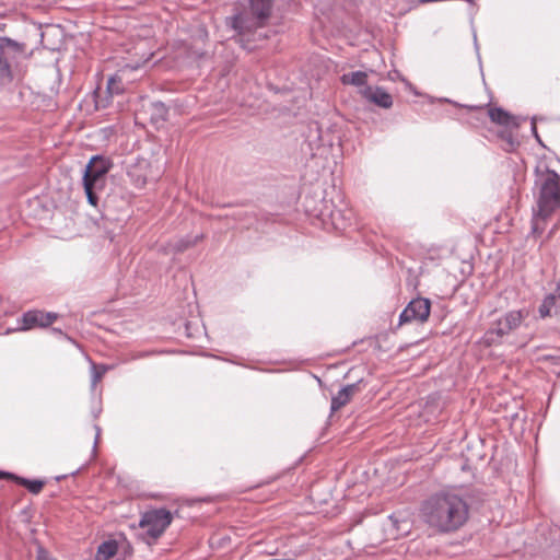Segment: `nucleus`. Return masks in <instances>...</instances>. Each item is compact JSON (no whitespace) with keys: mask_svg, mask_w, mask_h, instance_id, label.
I'll return each mask as SVG.
<instances>
[{"mask_svg":"<svg viewBox=\"0 0 560 560\" xmlns=\"http://www.w3.org/2000/svg\"><path fill=\"white\" fill-rule=\"evenodd\" d=\"M420 516L434 532L451 534L462 528L468 521L469 505L456 491L442 490L422 501Z\"/></svg>","mask_w":560,"mask_h":560,"instance_id":"f257e3e1","label":"nucleus"},{"mask_svg":"<svg viewBox=\"0 0 560 560\" xmlns=\"http://www.w3.org/2000/svg\"><path fill=\"white\" fill-rule=\"evenodd\" d=\"M535 187L538 189L537 210L534 217L542 220L560 208V176L556 171L536 170Z\"/></svg>","mask_w":560,"mask_h":560,"instance_id":"f03ea898","label":"nucleus"},{"mask_svg":"<svg viewBox=\"0 0 560 560\" xmlns=\"http://www.w3.org/2000/svg\"><path fill=\"white\" fill-rule=\"evenodd\" d=\"M526 316L527 312L523 310L506 312L502 317L491 323L486 330L482 336L483 345L493 347L504 343L510 334L521 326Z\"/></svg>","mask_w":560,"mask_h":560,"instance_id":"7ed1b4c3","label":"nucleus"},{"mask_svg":"<svg viewBox=\"0 0 560 560\" xmlns=\"http://www.w3.org/2000/svg\"><path fill=\"white\" fill-rule=\"evenodd\" d=\"M173 515L165 509H155L144 512L139 521L142 532L139 538L147 545L154 544L171 525Z\"/></svg>","mask_w":560,"mask_h":560,"instance_id":"20e7f679","label":"nucleus"},{"mask_svg":"<svg viewBox=\"0 0 560 560\" xmlns=\"http://www.w3.org/2000/svg\"><path fill=\"white\" fill-rule=\"evenodd\" d=\"M268 19H258L254 14L252 16L246 13H237L233 16H228L225 20L226 25L232 28L238 36V43L245 49H252L248 44L249 37L257 30L262 27Z\"/></svg>","mask_w":560,"mask_h":560,"instance_id":"39448f33","label":"nucleus"},{"mask_svg":"<svg viewBox=\"0 0 560 560\" xmlns=\"http://www.w3.org/2000/svg\"><path fill=\"white\" fill-rule=\"evenodd\" d=\"M112 166L113 163L109 159L103 155L92 156L84 167L83 184H92L93 186L104 188L105 176Z\"/></svg>","mask_w":560,"mask_h":560,"instance_id":"423d86ee","label":"nucleus"},{"mask_svg":"<svg viewBox=\"0 0 560 560\" xmlns=\"http://www.w3.org/2000/svg\"><path fill=\"white\" fill-rule=\"evenodd\" d=\"M20 52V46L16 42L0 37V84H7L12 81V65Z\"/></svg>","mask_w":560,"mask_h":560,"instance_id":"0eeeda50","label":"nucleus"},{"mask_svg":"<svg viewBox=\"0 0 560 560\" xmlns=\"http://www.w3.org/2000/svg\"><path fill=\"white\" fill-rule=\"evenodd\" d=\"M431 303L428 299L417 298L411 300L399 315V324L410 322H424L430 315Z\"/></svg>","mask_w":560,"mask_h":560,"instance_id":"6e6552de","label":"nucleus"},{"mask_svg":"<svg viewBox=\"0 0 560 560\" xmlns=\"http://www.w3.org/2000/svg\"><path fill=\"white\" fill-rule=\"evenodd\" d=\"M59 315L55 312H44L39 310H31L22 315V326L20 330H30L35 327L46 328L50 326Z\"/></svg>","mask_w":560,"mask_h":560,"instance_id":"1a4fd4ad","label":"nucleus"},{"mask_svg":"<svg viewBox=\"0 0 560 560\" xmlns=\"http://www.w3.org/2000/svg\"><path fill=\"white\" fill-rule=\"evenodd\" d=\"M151 174L150 162L144 158H138L127 167V176L137 188H143Z\"/></svg>","mask_w":560,"mask_h":560,"instance_id":"9d476101","label":"nucleus"},{"mask_svg":"<svg viewBox=\"0 0 560 560\" xmlns=\"http://www.w3.org/2000/svg\"><path fill=\"white\" fill-rule=\"evenodd\" d=\"M360 94L369 102L381 108L388 109L393 106V97L381 86H365Z\"/></svg>","mask_w":560,"mask_h":560,"instance_id":"9b49d317","label":"nucleus"},{"mask_svg":"<svg viewBox=\"0 0 560 560\" xmlns=\"http://www.w3.org/2000/svg\"><path fill=\"white\" fill-rule=\"evenodd\" d=\"M488 115L492 122L506 128H518L521 122L526 119L520 116L512 115L502 107H490L488 110Z\"/></svg>","mask_w":560,"mask_h":560,"instance_id":"f8f14e48","label":"nucleus"},{"mask_svg":"<svg viewBox=\"0 0 560 560\" xmlns=\"http://www.w3.org/2000/svg\"><path fill=\"white\" fill-rule=\"evenodd\" d=\"M362 383V380L357 382V383H353V384H348L346 386H343L338 393L337 395H335L331 399V406H330V409L331 411H337L338 409H340L341 407H343L349 400L350 398L357 393L360 390V384Z\"/></svg>","mask_w":560,"mask_h":560,"instance_id":"ddd939ff","label":"nucleus"},{"mask_svg":"<svg viewBox=\"0 0 560 560\" xmlns=\"http://www.w3.org/2000/svg\"><path fill=\"white\" fill-rule=\"evenodd\" d=\"M250 13L258 19H269L273 0H248Z\"/></svg>","mask_w":560,"mask_h":560,"instance_id":"4468645a","label":"nucleus"},{"mask_svg":"<svg viewBox=\"0 0 560 560\" xmlns=\"http://www.w3.org/2000/svg\"><path fill=\"white\" fill-rule=\"evenodd\" d=\"M340 81L345 85H353L357 88L364 89L369 86L368 83V72L365 71H353L349 73H343L340 77Z\"/></svg>","mask_w":560,"mask_h":560,"instance_id":"2eb2a0df","label":"nucleus"},{"mask_svg":"<svg viewBox=\"0 0 560 560\" xmlns=\"http://www.w3.org/2000/svg\"><path fill=\"white\" fill-rule=\"evenodd\" d=\"M331 224L337 230L346 229L351 221V211L342 209H334L329 212Z\"/></svg>","mask_w":560,"mask_h":560,"instance_id":"dca6fc26","label":"nucleus"},{"mask_svg":"<svg viewBox=\"0 0 560 560\" xmlns=\"http://www.w3.org/2000/svg\"><path fill=\"white\" fill-rule=\"evenodd\" d=\"M117 550L118 544L116 540L103 541L97 548L95 560H109L116 555Z\"/></svg>","mask_w":560,"mask_h":560,"instance_id":"f3484780","label":"nucleus"},{"mask_svg":"<svg viewBox=\"0 0 560 560\" xmlns=\"http://www.w3.org/2000/svg\"><path fill=\"white\" fill-rule=\"evenodd\" d=\"M14 481L16 483L25 487L32 494H38L45 485V481H43V480H39V479L31 480V479H27L24 477H20L18 475H15Z\"/></svg>","mask_w":560,"mask_h":560,"instance_id":"a211bd4d","label":"nucleus"},{"mask_svg":"<svg viewBox=\"0 0 560 560\" xmlns=\"http://www.w3.org/2000/svg\"><path fill=\"white\" fill-rule=\"evenodd\" d=\"M110 366L105 364H95L91 363V390L94 392L97 383L102 380V377L109 371Z\"/></svg>","mask_w":560,"mask_h":560,"instance_id":"6ab92c4d","label":"nucleus"},{"mask_svg":"<svg viewBox=\"0 0 560 560\" xmlns=\"http://www.w3.org/2000/svg\"><path fill=\"white\" fill-rule=\"evenodd\" d=\"M151 120L154 124L164 122L167 118L168 109L162 102L152 103Z\"/></svg>","mask_w":560,"mask_h":560,"instance_id":"aec40b11","label":"nucleus"},{"mask_svg":"<svg viewBox=\"0 0 560 560\" xmlns=\"http://www.w3.org/2000/svg\"><path fill=\"white\" fill-rule=\"evenodd\" d=\"M83 187H84L88 202L91 206L96 207L98 203V199H100L97 191L101 190L102 188L97 187V186H93L92 184H83Z\"/></svg>","mask_w":560,"mask_h":560,"instance_id":"412c9836","label":"nucleus"},{"mask_svg":"<svg viewBox=\"0 0 560 560\" xmlns=\"http://www.w3.org/2000/svg\"><path fill=\"white\" fill-rule=\"evenodd\" d=\"M555 302H556L555 294H549L544 299L541 305L539 306V314L541 317H546L550 314V311H551L552 306L555 305Z\"/></svg>","mask_w":560,"mask_h":560,"instance_id":"4be33fe9","label":"nucleus"},{"mask_svg":"<svg viewBox=\"0 0 560 560\" xmlns=\"http://www.w3.org/2000/svg\"><path fill=\"white\" fill-rule=\"evenodd\" d=\"M107 91L109 94H119L121 92L120 80L110 77L107 81Z\"/></svg>","mask_w":560,"mask_h":560,"instance_id":"5701e85b","label":"nucleus"},{"mask_svg":"<svg viewBox=\"0 0 560 560\" xmlns=\"http://www.w3.org/2000/svg\"><path fill=\"white\" fill-rule=\"evenodd\" d=\"M202 236H196L192 241L191 240H180L179 242H177V244L175 245V248L177 252H184L185 249H187L188 247L197 244V242L201 238Z\"/></svg>","mask_w":560,"mask_h":560,"instance_id":"b1692460","label":"nucleus"},{"mask_svg":"<svg viewBox=\"0 0 560 560\" xmlns=\"http://www.w3.org/2000/svg\"><path fill=\"white\" fill-rule=\"evenodd\" d=\"M532 132H533V136L535 137V139L537 140V142L542 145V141H541V139L537 132V128H536V117L532 118Z\"/></svg>","mask_w":560,"mask_h":560,"instance_id":"393cba45","label":"nucleus"},{"mask_svg":"<svg viewBox=\"0 0 560 560\" xmlns=\"http://www.w3.org/2000/svg\"><path fill=\"white\" fill-rule=\"evenodd\" d=\"M37 560H55V559L51 558L46 550H44L43 548H39L38 553H37Z\"/></svg>","mask_w":560,"mask_h":560,"instance_id":"a878e982","label":"nucleus"},{"mask_svg":"<svg viewBox=\"0 0 560 560\" xmlns=\"http://www.w3.org/2000/svg\"><path fill=\"white\" fill-rule=\"evenodd\" d=\"M94 429L96 431V435H95V441H94V445H93V455H95V453H96V447H97V443H98V439H100V434H101V428L97 424L94 425Z\"/></svg>","mask_w":560,"mask_h":560,"instance_id":"bb28decb","label":"nucleus"},{"mask_svg":"<svg viewBox=\"0 0 560 560\" xmlns=\"http://www.w3.org/2000/svg\"><path fill=\"white\" fill-rule=\"evenodd\" d=\"M15 475L9 471L0 470V479H10L14 481Z\"/></svg>","mask_w":560,"mask_h":560,"instance_id":"cd10ccee","label":"nucleus"},{"mask_svg":"<svg viewBox=\"0 0 560 560\" xmlns=\"http://www.w3.org/2000/svg\"><path fill=\"white\" fill-rule=\"evenodd\" d=\"M474 39H475V48L477 50V54H479L478 52L479 47H478V44H477V36H476V34L474 35ZM478 58L480 59V55H478Z\"/></svg>","mask_w":560,"mask_h":560,"instance_id":"c85d7f7f","label":"nucleus"},{"mask_svg":"<svg viewBox=\"0 0 560 560\" xmlns=\"http://www.w3.org/2000/svg\"><path fill=\"white\" fill-rule=\"evenodd\" d=\"M101 413V408L93 410V416L96 418Z\"/></svg>","mask_w":560,"mask_h":560,"instance_id":"c756f323","label":"nucleus"},{"mask_svg":"<svg viewBox=\"0 0 560 560\" xmlns=\"http://www.w3.org/2000/svg\"><path fill=\"white\" fill-rule=\"evenodd\" d=\"M557 293L560 296V284L557 285Z\"/></svg>","mask_w":560,"mask_h":560,"instance_id":"7c9ffc66","label":"nucleus"},{"mask_svg":"<svg viewBox=\"0 0 560 560\" xmlns=\"http://www.w3.org/2000/svg\"><path fill=\"white\" fill-rule=\"evenodd\" d=\"M509 143L511 144V147L514 145V142L511 139H509Z\"/></svg>","mask_w":560,"mask_h":560,"instance_id":"2f4dec72","label":"nucleus"},{"mask_svg":"<svg viewBox=\"0 0 560 560\" xmlns=\"http://www.w3.org/2000/svg\"><path fill=\"white\" fill-rule=\"evenodd\" d=\"M3 26H4V24H1V23H0V30H2V28H3Z\"/></svg>","mask_w":560,"mask_h":560,"instance_id":"473e14b6","label":"nucleus"}]
</instances>
